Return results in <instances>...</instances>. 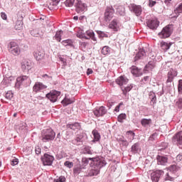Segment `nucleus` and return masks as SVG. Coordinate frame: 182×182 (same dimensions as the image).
<instances>
[{"instance_id":"1","label":"nucleus","mask_w":182,"mask_h":182,"mask_svg":"<svg viewBox=\"0 0 182 182\" xmlns=\"http://www.w3.org/2000/svg\"><path fill=\"white\" fill-rule=\"evenodd\" d=\"M89 160L91 161L90 165L92 168L88 173V176L90 177L97 176V174L100 173V168H102V167H105V166L107 164L103 158L97 156L95 158H82L80 165L84 167V168H86L87 165L89 164Z\"/></svg>"},{"instance_id":"2","label":"nucleus","mask_w":182,"mask_h":182,"mask_svg":"<svg viewBox=\"0 0 182 182\" xmlns=\"http://www.w3.org/2000/svg\"><path fill=\"white\" fill-rule=\"evenodd\" d=\"M56 136V133L55 131L52 129V128H49L47 129H44L41 133V141L43 143H48V141H52L55 139V136Z\"/></svg>"},{"instance_id":"3","label":"nucleus","mask_w":182,"mask_h":182,"mask_svg":"<svg viewBox=\"0 0 182 182\" xmlns=\"http://www.w3.org/2000/svg\"><path fill=\"white\" fill-rule=\"evenodd\" d=\"M173 33V25H167L165 26L162 31L159 33V36L161 39H166V38H170Z\"/></svg>"},{"instance_id":"4","label":"nucleus","mask_w":182,"mask_h":182,"mask_svg":"<svg viewBox=\"0 0 182 182\" xmlns=\"http://www.w3.org/2000/svg\"><path fill=\"white\" fill-rule=\"evenodd\" d=\"M113 16H114V9H113L112 6H107L104 14L105 22L109 23V22L113 19Z\"/></svg>"},{"instance_id":"5","label":"nucleus","mask_w":182,"mask_h":182,"mask_svg":"<svg viewBox=\"0 0 182 182\" xmlns=\"http://www.w3.org/2000/svg\"><path fill=\"white\" fill-rule=\"evenodd\" d=\"M77 38L80 39H92L94 42H96V37H95V33L92 31H87L86 33L83 31H79L77 33Z\"/></svg>"},{"instance_id":"6","label":"nucleus","mask_w":182,"mask_h":182,"mask_svg":"<svg viewBox=\"0 0 182 182\" xmlns=\"http://www.w3.org/2000/svg\"><path fill=\"white\" fill-rule=\"evenodd\" d=\"M75 6V11L77 14H82V12H86V11H87V6L82 1L76 0Z\"/></svg>"},{"instance_id":"7","label":"nucleus","mask_w":182,"mask_h":182,"mask_svg":"<svg viewBox=\"0 0 182 182\" xmlns=\"http://www.w3.org/2000/svg\"><path fill=\"white\" fill-rule=\"evenodd\" d=\"M53 160H55V157L48 154H45L43 156H41V161L43 166H52L53 164Z\"/></svg>"},{"instance_id":"8","label":"nucleus","mask_w":182,"mask_h":182,"mask_svg":"<svg viewBox=\"0 0 182 182\" xmlns=\"http://www.w3.org/2000/svg\"><path fill=\"white\" fill-rule=\"evenodd\" d=\"M9 51L14 56H18L21 53V48H19V46L16 43L11 42L9 46Z\"/></svg>"},{"instance_id":"9","label":"nucleus","mask_w":182,"mask_h":182,"mask_svg":"<svg viewBox=\"0 0 182 182\" xmlns=\"http://www.w3.org/2000/svg\"><path fill=\"white\" fill-rule=\"evenodd\" d=\"M146 25L149 29H151L152 31H156L157 28H159V26L160 25V22L157 18H150L146 21Z\"/></svg>"},{"instance_id":"10","label":"nucleus","mask_w":182,"mask_h":182,"mask_svg":"<svg viewBox=\"0 0 182 182\" xmlns=\"http://www.w3.org/2000/svg\"><path fill=\"white\" fill-rule=\"evenodd\" d=\"M129 10L131 12L134 14L136 16H140V15H141V12H143V8L141 6L135 4H131Z\"/></svg>"},{"instance_id":"11","label":"nucleus","mask_w":182,"mask_h":182,"mask_svg":"<svg viewBox=\"0 0 182 182\" xmlns=\"http://www.w3.org/2000/svg\"><path fill=\"white\" fill-rule=\"evenodd\" d=\"M60 96V92L57 90H52L50 92L46 95V98L49 99L50 102L55 103L58 101V98Z\"/></svg>"},{"instance_id":"12","label":"nucleus","mask_w":182,"mask_h":182,"mask_svg":"<svg viewBox=\"0 0 182 182\" xmlns=\"http://www.w3.org/2000/svg\"><path fill=\"white\" fill-rule=\"evenodd\" d=\"M29 82H31V79L26 75L18 77L16 79V87L19 88L21 85H26V83H29Z\"/></svg>"},{"instance_id":"13","label":"nucleus","mask_w":182,"mask_h":182,"mask_svg":"<svg viewBox=\"0 0 182 182\" xmlns=\"http://www.w3.org/2000/svg\"><path fill=\"white\" fill-rule=\"evenodd\" d=\"M164 175V171L163 170H157L151 173V180L153 182H159L161 176Z\"/></svg>"},{"instance_id":"14","label":"nucleus","mask_w":182,"mask_h":182,"mask_svg":"<svg viewBox=\"0 0 182 182\" xmlns=\"http://www.w3.org/2000/svg\"><path fill=\"white\" fill-rule=\"evenodd\" d=\"M120 22L117 18H114L111 23L109 24V29H112L114 32H118V31H120Z\"/></svg>"},{"instance_id":"15","label":"nucleus","mask_w":182,"mask_h":182,"mask_svg":"<svg viewBox=\"0 0 182 182\" xmlns=\"http://www.w3.org/2000/svg\"><path fill=\"white\" fill-rule=\"evenodd\" d=\"M156 161L159 166H167L168 156L167 155H158L156 156Z\"/></svg>"},{"instance_id":"16","label":"nucleus","mask_w":182,"mask_h":182,"mask_svg":"<svg viewBox=\"0 0 182 182\" xmlns=\"http://www.w3.org/2000/svg\"><path fill=\"white\" fill-rule=\"evenodd\" d=\"M172 141L174 144H177L179 147L182 146V131L176 133L172 138Z\"/></svg>"},{"instance_id":"17","label":"nucleus","mask_w":182,"mask_h":182,"mask_svg":"<svg viewBox=\"0 0 182 182\" xmlns=\"http://www.w3.org/2000/svg\"><path fill=\"white\" fill-rule=\"evenodd\" d=\"M106 108L105 107L102 106L100 107H96L93 110V113L96 117H102V116H105V114L107 113Z\"/></svg>"},{"instance_id":"18","label":"nucleus","mask_w":182,"mask_h":182,"mask_svg":"<svg viewBox=\"0 0 182 182\" xmlns=\"http://www.w3.org/2000/svg\"><path fill=\"white\" fill-rule=\"evenodd\" d=\"M14 80H15V77H14V76L5 75L4 80L1 82V85H3V86H9Z\"/></svg>"},{"instance_id":"19","label":"nucleus","mask_w":182,"mask_h":182,"mask_svg":"<svg viewBox=\"0 0 182 182\" xmlns=\"http://www.w3.org/2000/svg\"><path fill=\"white\" fill-rule=\"evenodd\" d=\"M177 76V71L171 69L168 72V79L166 80V83H171L174 78Z\"/></svg>"},{"instance_id":"20","label":"nucleus","mask_w":182,"mask_h":182,"mask_svg":"<svg viewBox=\"0 0 182 182\" xmlns=\"http://www.w3.org/2000/svg\"><path fill=\"white\" fill-rule=\"evenodd\" d=\"M117 85L119 86H124V85H127L129 83V79L126 76H120L116 80Z\"/></svg>"},{"instance_id":"21","label":"nucleus","mask_w":182,"mask_h":182,"mask_svg":"<svg viewBox=\"0 0 182 182\" xmlns=\"http://www.w3.org/2000/svg\"><path fill=\"white\" fill-rule=\"evenodd\" d=\"M43 89H46V85H43L42 82H36L33 87V92H36L43 90Z\"/></svg>"},{"instance_id":"22","label":"nucleus","mask_w":182,"mask_h":182,"mask_svg":"<svg viewBox=\"0 0 182 182\" xmlns=\"http://www.w3.org/2000/svg\"><path fill=\"white\" fill-rule=\"evenodd\" d=\"M131 69V73H132L134 76H136V77L141 76V69H139V68L136 66H132Z\"/></svg>"},{"instance_id":"23","label":"nucleus","mask_w":182,"mask_h":182,"mask_svg":"<svg viewBox=\"0 0 182 182\" xmlns=\"http://www.w3.org/2000/svg\"><path fill=\"white\" fill-rule=\"evenodd\" d=\"M33 55L36 60H41V59H43V57L45 56V53L39 51V50H34Z\"/></svg>"},{"instance_id":"24","label":"nucleus","mask_w":182,"mask_h":182,"mask_svg":"<svg viewBox=\"0 0 182 182\" xmlns=\"http://www.w3.org/2000/svg\"><path fill=\"white\" fill-rule=\"evenodd\" d=\"M140 151V143L136 142L131 147L132 154H137Z\"/></svg>"},{"instance_id":"25","label":"nucleus","mask_w":182,"mask_h":182,"mask_svg":"<svg viewBox=\"0 0 182 182\" xmlns=\"http://www.w3.org/2000/svg\"><path fill=\"white\" fill-rule=\"evenodd\" d=\"M152 60L149 61L148 64L145 66L146 70H152L156 68V60H154V56H152Z\"/></svg>"},{"instance_id":"26","label":"nucleus","mask_w":182,"mask_h":182,"mask_svg":"<svg viewBox=\"0 0 182 182\" xmlns=\"http://www.w3.org/2000/svg\"><path fill=\"white\" fill-rule=\"evenodd\" d=\"M151 123H153L151 119L144 118L141 120V124L143 127H150V126H151Z\"/></svg>"},{"instance_id":"27","label":"nucleus","mask_w":182,"mask_h":182,"mask_svg":"<svg viewBox=\"0 0 182 182\" xmlns=\"http://www.w3.org/2000/svg\"><path fill=\"white\" fill-rule=\"evenodd\" d=\"M172 45V43L162 41L161 42V48L162 49V50H164V52H166V50H168V49H170Z\"/></svg>"},{"instance_id":"28","label":"nucleus","mask_w":182,"mask_h":182,"mask_svg":"<svg viewBox=\"0 0 182 182\" xmlns=\"http://www.w3.org/2000/svg\"><path fill=\"white\" fill-rule=\"evenodd\" d=\"M117 9V15L119 16H124L126 15V9L123 6H118Z\"/></svg>"},{"instance_id":"29","label":"nucleus","mask_w":182,"mask_h":182,"mask_svg":"<svg viewBox=\"0 0 182 182\" xmlns=\"http://www.w3.org/2000/svg\"><path fill=\"white\" fill-rule=\"evenodd\" d=\"M86 136L85 134L81 133L80 134H77L75 137V141L77 142V145H80L82 143H83V138Z\"/></svg>"},{"instance_id":"30","label":"nucleus","mask_w":182,"mask_h":182,"mask_svg":"<svg viewBox=\"0 0 182 182\" xmlns=\"http://www.w3.org/2000/svg\"><path fill=\"white\" fill-rule=\"evenodd\" d=\"M21 69H23V70H29L31 69V62L24 60L21 63Z\"/></svg>"},{"instance_id":"31","label":"nucleus","mask_w":182,"mask_h":182,"mask_svg":"<svg viewBox=\"0 0 182 182\" xmlns=\"http://www.w3.org/2000/svg\"><path fill=\"white\" fill-rule=\"evenodd\" d=\"M144 56H146V51L144 50H140L134 57V62H137V60L141 59Z\"/></svg>"},{"instance_id":"32","label":"nucleus","mask_w":182,"mask_h":182,"mask_svg":"<svg viewBox=\"0 0 182 182\" xmlns=\"http://www.w3.org/2000/svg\"><path fill=\"white\" fill-rule=\"evenodd\" d=\"M67 127L71 130H79L80 129V124L75 122L74 124H68Z\"/></svg>"},{"instance_id":"33","label":"nucleus","mask_w":182,"mask_h":182,"mask_svg":"<svg viewBox=\"0 0 182 182\" xmlns=\"http://www.w3.org/2000/svg\"><path fill=\"white\" fill-rule=\"evenodd\" d=\"M85 170V166H82V165H76L73 168V173L74 174H80V172Z\"/></svg>"},{"instance_id":"34","label":"nucleus","mask_w":182,"mask_h":182,"mask_svg":"<svg viewBox=\"0 0 182 182\" xmlns=\"http://www.w3.org/2000/svg\"><path fill=\"white\" fill-rule=\"evenodd\" d=\"M149 99H151V102L153 103V105H156L157 103V97H156V93L154 92L151 91L149 93Z\"/></svg>"},{"instance_id":"35","label":"nucleus","mask_w":182,"mask_h":182,"mask_svg":"<svg viewBox=\"0 0 182 182\" xmlns=\"http://www.w3.org/2000/svg\"><path fill=\"white\" fill-rule=\"evenodd\" d=\"M60 2V0H51L49 6L51 9H57Z\"/></svg>"},{"instance_id":"36","label":"nucleus","mask_w":182,"mask_h":182,"mask_svg":"<svg viewBox=\"0 0 182 182\" xmlns=\"http://www.w3.org/2000/svg\"><path fill=\"white\" fill-rule=\"evenodd\" d=\"M92 134L94 136V139L92 140V141L95 142V141H99V140H100V134H99L97 130L96 129L92 130Z\"/></svg>"},{"instance_id":"37","label":"nucleus","mask_w":182,"mask_h":182,"mask_svg":"<svg viewBox=\"0 0 182 182\" xmlns=\"http://www.w3.org/2000/svg\"><path fill=\"white\" fill-rule=\"evenodd\" d=\"M134 136H136V134H134V132H133L132 131L127 132V139H128L130 142L134 140Z\"/></svg>"},{"instance_id":"38","label":"nucleus","mask_w":182,"mask_h":182,"mask_svg":"<svg viewBox=\"0 0 182 182\" xmlns=\"http://www.w3.org/2000/svg\"><path fill=\"white\" fill-rule=\"evenodd\" d=\"M63 34V31L62 30L57 31L54 36V39H55V41H57L58 42H60V41H62Z\"/></svg>"},{"instance_id":"39","label":"nucleus","mask_w":182,"mask_h":182,"mask_svg":"<svg viewBox=\"0 0 182 182\" xmlns=\"http://www.w3.org/2000/svg\"><path fill=\"white\" fill-rule=\"evenodd\" d=\"M180 167L177 166V165H171L168 168L170 173H177Z\"/></svg>"},{"instance_id":"40","label":"nucleus","mask_w":182,"mask_h":182,"mask_svg":"<svg viewBox=\"0 0 182 182\" xmlns=\"http://www.w3.org/2000/svg\"><path fill=\"white\" fill-rule=\"evenodd\" d=\"M22 28H23V23L22 21H17L16 22L15 29H16V31H21Z\"/></svg>"},{"instance_id":"41","label":"nucleus","mask_w":182,"mask_h":182,"mask_svg":"<svg viewBox=\"0 0 182 182\" xmlns=\"http://www.w3.org/2000/svg\"><path fill=\"white\" fill-rule=\"evenodd\" d=\"M101 53L102 55H109L110 53V47L105 46L102 48Z\"/></svg>"},{"instance_id":"42","label":"nucleus","mask_w":182,"mask_h":182,"mask_svg":"<svg viewBox=\"0 0 182 182\" xmlns=\"http://www.w3.org/2000/svg\"><path fill=\"white\" fill-rule=\"evenodd\" d=\"M121 89H122V91L123 92V95H127V92H130L132 89H133V85H130L124 88L122 87Z\"/></svg>"},{"instance_id":"43","label":"nucleus","mask_w":182,"mask_h":182,"mask_svg":"<svg viewBox=\"0 0 182 182\" xmlns=\"http://www.w3.org/2000/svg\"><path fill=\"white\" fill-rule=\"evenodd\" d=\"M75 2H76V0H66L65 1V5L68 8H72V6L75 5Z\"/></svg>"},{"instance_id":"44","label":"nucleus","mask_w":182,"mask_h":182,"mask_svg":"<svg viewBox=\"0 0 182 182\" xmlns=\"http://www.w3.org/2000/svg\"><path fill=\"white\" fill-rule=\"evenodd\" d=\"M62 44L64 46H70V48H73V41H72V40L63 41Z\"/></svg>"},{"instance_id":"45","label":"nucleus","mask_w":182,"mask_h":182,"mask_svg":"<svg viewBox=\"0 0 182 182\" xmlns=\"http://www.w3.org/2000/svg\"><path fill=\"white\" fill-rule=\"evenodd\" d=\"M63 105H65V106H68V105H72L73 103V101H72L69 98H64L63 100L61 102Z\"/></svg>"},{"instance_id":"46","label":"nucleus","mask_w":182,"mask_h":182,"mask_svg":"<svg viewBox=\"0 0 182 182\" xmlns=\"http://www.w3.org/2000/svg\"><path fill=\"white\" fill-rule=\"evenodd\" d=\"M126 114H120L117 117L118 122H119V123H123V120H126Z\"/></svg>"},{"instance_id":"47","label":"nucleus","mask_w":182,"mask_h":182,"mask_svg":"<svg viewBox=\"0 0 182 182\" xmlns=\"http://www.w3.org/2000/svg\"><path fill=\"white\" fill-rule=\"evenodd\" d=\"M97 33L100 38H109V35H107L105 31H97Z\"/></svg>"},{"instance_id":"48","label":"nucleus","mask_w":182,"mask_h":182,"mask_svg":"<svg viewBox=\"0 0 182 182\" xmlns=\"http://www.w3.org/2000/svg\"><path fill=\"white\" fill-rule=\"evenodd\" d=\"M6 99H8L9 100H11L12 97H14V94L12 93V91H8L5 95Z\"/></svg>"},{"instance_id":"49","label":"nucleus","mask_w":182,"mask_h":182,"mask_svg":"<svg viewBox=\"0 0 182 182\" xmlns=\"http://www.w3.org/2000/svg\"><path fill=\"white\" fill-rule=\"evenodd\" d=\"M64 165L65 166V167H68V168H72V167H73V162H70L69 161H66L64 163Z\"/></svg>"},{"instance_id":"50","label":"nucleus","mask_w":182,"mask_h":182,"mask_svg":"<svg viewBox=\"0 0 182 182\" xmlns=\"http://www.w3.org/2000/svg\"><path fill=\"white\" fill-rule=\"evenodd\" d=\"M165 180L169 181H173V180H174V178L173 176H170L169 173H167L166 174Z\"/></svg>"},{"instance_id":"51","label":"nucleus","mask_w":182,"mask_h":182,"mask_svg":"<svg viewBox=\"0 0 182 182\" xmlns=\"http://www.w3.org/2000/svg\"><path fill=\"white\" fill-rule=\"evenodd\" d=\"M66 181V178L65 176H60L59 178L55 179L54 182H65Z\"/></svg>"},{"instance_id":"52","label":"nucleus","mask_w":182,"mask_h":182,"mask_svg":"<svg viewBox=\"0 0 182 182\" xmlns=\"http://www.w3.org/2000/svg\"><path fill=\"white\" fill-rule=\"evenodd\" d=\"M141 82L146 85V83H149L150 82V77L149 76H145L144 78L141 80Z\"/></svg>"},{"instance_id":"53","label":"nucleus","mask_w":182,"mask_h":182,"mask_svg":"<svg viewBox=\"0 0 182 182\" xmlns=\"http://www.w3.org/2000/svg\"><path fill=\"white\" fill-rule=\"evenodd\" d=\"M176 106H178L179 109H182V98H179L176 102Z\"/></svg>"},{"instance_id":"54","label":"nucleus","mask_w":182,"mask_h":182,"mask_svg":"<svg viewBox=\"0 0 182 182\" xmlns=\"http://www.w3.org/2000/svg\"><path fill=\"white\" fill-rule=\"evenodd\" d=\"M18 163H19V160L18 159H14L11 162V165L16 166Z\"/></svg>"},{"instance_id":"55","label":"nucleus","mask_w":182,"mask_h":182,"mask_svg":"<svg viewBox=\"0 0 182 182\" xmlns=\"http://www.w3.org/2000/svg\"><path fill=\"white\" fill-rule=\"evenodd\" d=\"M156 138H157V133H154L150 136L149 140H151V141H153V140H156Z\"/></svg>"},{"instance_id":"56","label":"nucleus","mask_w":182,"mask_h":182,"mask_svg":"<svg viewBox=\"0 0 182 182\" xmlns=\"http://www.w3.org/2000/svg\"><path fill=\"white\" fill-rule=\"evenodd\" d=\"M121 144L124 147H127V146H129V141H127L126 139H124V140L121 142Z\"/></svg>"},{"instance_id":"57","label":"nucleus","mask_w":182,"mask_h":182,"mask_svg":"<svg viewBox=\"0 0 182 182\" xmlns=\"http://www.w3.org/2000/svg\"><path fill=\"white\" fill-rule=\"evenodd\" d=\"M35 151H36V154L39 155V154H41L42 149H41V147L37 146H36Z\"/></svg>"},{"instance_id":"58","label":"nucleus","mask_w":182,"mask_h":182,"mask_svg":"<svg viewBox=\"0 0 182 182\" xmlns=\"http://www.w3.org/2000/svg\"><path fill=\"white\" fill-rule=\"evenodd\" d=\"M156 2L153 1V0H149V6L150 8H153V6H154V5H156Z\"/></svg>"},{"instance_id":"59","label":"nucleus","mask_w":182,"mask_h":182,"mask_svg":"<svg viewBox=\"0 0 182 182\" xmlns=\"http://www.w3.org/2000/svg\"><path fill=\"white\" fill-rule=\"evenodd\" d=\"M120 106H123V102H120L114 109L115 112H119L120 111Z\"/></svg>"},{"instance_id":"60","label":"nucleus","mask_w":182,"mask_h":182,"mask_svg":"<svg viewBox=\"0 0 182 182\" xmlns=\"http://www.w3.org/2000/svg\"><path fill=\"white\" fill-rule=\"evenodd\" d=\"M1 17L4 19V21H6L8 16H6V14L1 12Z\"/></svg>"},{"instance_id":"61","label":"nucleus","mask_w":182,"mask_h":182,"mask_svg":"<svg viewBox=\"0 0 182 182\" xmlns=\"http://www.w3.org/2000/svg\"><path fill=\"white\" fill-rule=\"evenodd\" d=\"M182 160V155L181 154H178L176 156V161H178L179 163V161H181Z\"/></svg>"},{"instance_id":"62","label":"nucleus","mask_w":182,"mask_h":182,"mask_svg":"<svg viewBox=\"0 0 182 182\" xmlns=\"http://www.w3.org/2000/svg\"><path fill=\"white\" fill-rule=\"evenodd\" d=\"M161 146H162L163 148H161V150H164V149H166V147H168V144L167 143L163 142V143L161 144Z\"/></svg>"},{"instance_id":"63","label":"nucleus","mask_w":182,"mask_h":182,"mask_svg":"<svg viewBox=\"0 0 182 182\" xmlns=\"http://www.w3.org/2000/svg\"><path fill=\"white\" fill-rule=\"evenodd\" d=\"M31 35H32V36H38V33H36V31L33 30L31 31Z\"/></svg>"},{"instance_id":"64","label":"nucleus","mask_w":182,"mask_h":182,"mask_svg":"<svg viewBox=\"0 0 182 182\" xmlns=\"http://www.w3.org/2000/svg\"><path fill=\"white\" fill-rule=\"evenodd\" d=\"M92 73H93V70L90 68H88L87 70V76H89V75H92Z\"/></svg>"}]
</instances>
